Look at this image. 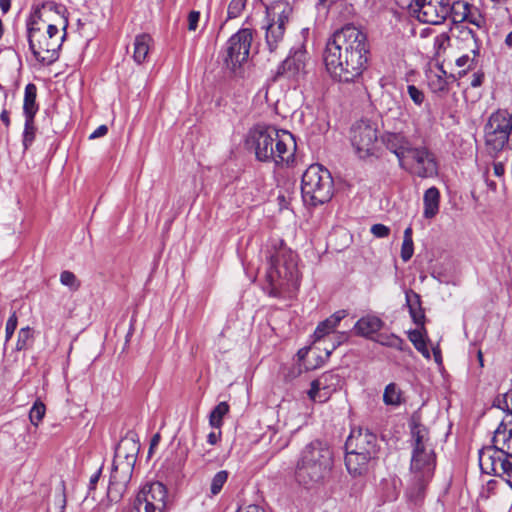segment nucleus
<instances>
[{
    "label": "nucleus",
    "mask_w": 512,
    "mask_h": 512,
    "mask_svg": "<svg viewBox=\"0 0 512 512\" xmlns=\"http://www.w3.org/2000/svg\"><path fill=\"white\" fill-rule=\"evenodd\" d=\"M369 53L367 35L358 27L348 24L328 39L324 63L334 81L352 83L367 68Z\"/></svg>",
    "instance_id": "nucleus-1"
},
{
    "label": "nucleus",
    "mask_w": 512,
    "mask_h": 512,
    "mask_svg": "<svg viewBox=\"0 0 512 512\" xmlns=\"http://www.w3.org/2000/svg\"><path fill=\"white\" fill-rule=\"evenodd\" d=\"M37 87L33 83H29L25 87L24 101H23V114L25 119L35 118L38 111V104L36 103Z\"/></svg>",
    "instance_id": "nucleus-30"
},
{
    "label": "nucleus",
    "mask_w": 512,
    "mask_h": 512,
    "mask_svg": "<svg viewBox=\"0 0 512 512\" xmlns=\"http://www.w3.org/2000/svg\"><path fill=\"white\" fill-rule=\"evenodd\" d=\"M245 512H264L262 508H260L258 505H249Z\"/></svg>",
    "instance_id": "nucleus-56"
},
{
    "label": "nucleus",
    "mask_w": 512,
    "mask_h": 512,
    "mask_svg": "<svg viewBox=\"0 0 512 512\" xmlns=\"http://www.w3.org/2000/svg\"><path fill=\"white\" fill-rule=\"evenodd\" d=\"M479 466L483 473L511 482L512 456L500 447L494 444L483 447L479 451Z\"/></svg>",
    "instance_id": "nucleus-11"
},
{
    "label": "nucleus",
    "mask_w": 512,
    "mask_h": 512,
    "mask_svg": "<svg viewBox=\"0 0 512 512\" xmlns=\"http://www.w3.org/2000/svg\"><path fill=\"white\" fill-rule=\"evenodd\" d=\"M279 136L273 141V159L268 162L274 163L276 166H290L295 159L297 148L294 135L288 130L279 129Z\"/></svg>",
    "instance_id": "nucleus-17"
},
{
    "label": "nucleus",
    "mask_w": 512,
    "mask_h": 512,
    "mask_svg": "<svg viewBox=\"0 0 512 512\" xmlns=\"http://www.w3.org/2000/svg\"><path fill=\"white\" fill-rule=\"evenodd\" d=\"M370 231L376 238H386L390 234V228L380 223L372 225Z\"/></svg>",
    "instance_id": "nucleus-45"
},
{
    "label": "nucleus",
    "mask_w": 512,
    "mask_h": 512,
    "mask_svg": "<svg viewBox=\"0 0 512 512\" xmlns=\"http://www.w3.org/2000/svg\"><path fill=\"white\" fill-rule=\"evenodd\" d=\"M108 133V127L106 125H100L96 130H94L89 139H96L105 136Z\"/></svg>",
    "instance_id": "nucleus-48"
},
{
    "label": "nucleus",
    "mask_w": 512,
    "mask_h": 512,
    "mask_svg": "<svg viewBox=\"0 0 512 512\" xmlns=\"http://www.w3.org/2000/svg\"><path fill=\"white\" fill-rule=\"evenodd\" d=\"M345 465L348 472L351 475H361L367 471L368 463L375 457H368L364 452L352 451L351 449H345Z\"/></svg>",
    "instance_id": "nucleus-24"
},
{
    "label": "nucleus",
    "mask_w": 512,
    "mask_h": 512,
    "mask_svg": "<svg viewBox=\"0 0 512 512\" xmlns=\"http://www.w3.org/2000/svg\"><path fill=\"white\" fill-rule=\"evenodd\" d=\"M383 402L388 406H400L402 404L403 393L397 384L390 383L385 387Z\"/></svg>",
    "instance_id": "nucleus-32"
},
{
    "label": "nucleus",
    "mask_w": 512,
    "mask_h": 512,
    "mask_svg": "<svg viewBox=\"0 0 512 512\" xmlns=\"http://www.w3.org/2000/svg\"><path fill=\"white\" fill-rule=\"evenodd\" d=\"M46 407L41 401H36L29 411L30 422L37 427L45 416Z\"/></svg>",
    "instance_id": "nucleus-36"
},
{
    "label": "nucleus",
    "mask_w": 512,
    "mask_h": 512,
    "mask_svg": "<svg viewBox=\"0 0 512 512\" xmlns=\"http://www.w3.org/2000/svg\"><path fill=\"white\" fill-rule=\"evenodd\" d=\"M417 351H419L425 358H430V352L427 348V344H425L424 347L418 349Z\"/></svg>",
    "instance_id": "nucleus-59"
},
{
    "label": "nucleus",
    "mask_w": 512,
    "mask_h": 512,
    "mask_svg": "<svg viewBox=\"0 0 512 512\" xmlns=\"http://www.w3.org/2000/svg\"><path fill=\"white\" fill-rule=\"evenodd\" d=\"M477 356H478L480 366H483L484 365L483 364V354H482L481 350L478 351Z\"/></svg>",
    "instance_id": "nucleus-63"
},
{
    "label": "nucleus",
    "mask_w": 512,
    "mask_h": 512,
    "mask_svg": "<svg viewBox=\"0 0 512 512\" xmlns=\"http://www.w3.org/2000/svg\"><path fill=\"white\" fill-rule=\"evenodd\" d=\"M485 75L482 70H478L472 74L470 85L474 88L480 87L484 81Z\"/></svg>",
    "instance_id": "nucleus-47"
},
{
    "label": "nucleus",
    "mask_w": 512,
    "mask_h": 512,
    "mask_svg": "<svg viewBox=\"0 0 512 512\" xmlns=\"http://www.w3.org/2000/svg\"><path fill=\"white\" fill-rule=\"evenodd\" d=\"M0 119L1 121L3 122V124L9 128L10 126V116H9V111L7 109H3L1 111V114H0Z\"/></svg>",
    "instance_id": "nucleus-53"
},
{
    "label": "nucleus",
    "mask_w": 512,
    "mask_h": 512,
    "mask_svg": "<svg viewBox=\"0 0 512 512\" xmlns=\"http://www.w3.org/2000/svg\"><path fill=\"white\" fill-rule=\"evenodd\" d=\"M341 384V377L334 371L324 372L313 380L307 391L308 398L313 402L324 403L337 391Z\"/></svg>",
    "instance_id": "nucleus-18"
},
{
    "label": "nucleus",
    "mask_w": 512,
    "mask_h": 512,
    "mask_svg": "<svg viewBox=\"0 0 512 512\" xmlns=\"http://www.w3.org/2000/svg\"><path fill=\"white\" fill-rule=\"evenodd\" d=\"M102 469L99 468L97 472H95L89 480V491L94 490L96 488V485L99 481L100 475H101Z\"/></svg>",
    "instance_id": "nucleus-51"
},
{
    "label": "nucleus",
    "mask_w": 512,
    "mask_h": 512,
    "mask_svg": "<svg viewBox=\"0 0 512 512\" xmlns=\"http://www.w3.org/2000/svg\"><path fill=\"white\" fill-rule=\"evenodd\" d=\"M414 253V244L413 240H403L402 246H401V259L404 262L409 261Z\"/></svg>",
    "instance_id": "nucleus-44"
},
{
    "label": "nucleus",
    "mask_w": 512,
    "mask_h": 512,
    "mask_svg": "<svg viewBox=\"0 0 512 512\" xmlns=\"http://www.w3.org/2000/svg\"><path fill=\"white\" fill-rule=\"evenodd\" d=\"M406 305L409 309V314L416 325L424 326L425 313L422 308L421 298L418 293L413 290L405 292Z\"/></svg>",
    "instance_id": "nucleus-27"
},
{
    "label": "nucleus",
    "mask_w": 512,
    "mask_h": 512,
    "mask_svg": "<svg viewBox=\"0 0 512 512\" xmlns=\"http://www.w3.org/2000/svg\"><path fill=\"white\" fill-rule=\"evenodd\" d=\"M267 262L265 290L271 297H281L299 287L297 254L279 237H271L261 250Z\"/></svg>",
    "instance_id": "nucleus-2"
},
{
    "label": "nucleus",
    "mask_w": 512,
    "mask_h": 512,
    "mask_svg": "<svg viewBox=\"0 0 512 512\" xmlns=\"http://www.w3.org/2000/svg\"><path fill=\"white\" fill-rule=\"evenodd\" d=\"M307 52L301 46L290 51L277 70V76L298 80L305 75Z\"/></svg>",
    "instance_id": "nucleus-20"
},
{
    "label": "nucleus",
    "mask_w": 512,
    "mask_h": 512,
    "mask_svg": "<svg viewBox=\"0 0 512 512\" xmlns=\"http://www.w3.org/2000/svg\"><path fill=\"white\" fill-rule=\"evenodd\" d=\"M37 128L35 126L34 118L25 119L24 130L22 134V145L24 151H27L33 144L36 137Z\"/></svg>",
    "instance_id": "nucleus-35"
},
{
    "label": "nucleus",
    "mask_w": 512,
    "mask_h": 512,
    "mask_svg": "<svg viewBox=\"0 0 512 512\" xmlns=\"http://www.w3.org/2000/svg\"><path fill=\"white\" fill-rule=\"evenodd\" d=\"M384 326V322L376 315H366L361 317L354 325L355 333L359 336L374 339Z\"/></svg>",
    "instance_id": "nucleus-23"
},
{
    "label": "nucleus",
    "mask_w": 512,
    "mask_h": 512,
    "mask_svg": "<svg viewBox=\"0 0 512 512\" xmlns=\"http://www.w3.org/2000/svg\"><path fill=\"white\" fill-rule=\"evenodd\" d=\"M11 7V0H0V8L4 14H6Z\"/></svg>",
    "instance_id": "nucleus-55"
},
{
    "label": "nucleus",
    "mask_w": 512,
    "mask_h": 512,
    "mask_svg": "<svg viewBox=\"0 0 512 512\" xmlns=\"http://www.w3.org/2000/svg\"><path fill=\"white\" fill-rule=\"evenodd\" d=\"M159 439V435H155L152 439L151 446L155 445Z\"/></svg>",
    "instance_id": "nucleus-64"
},
{
    "label": "nucleus",
    "mask_w": 512,
    "mask_h": 512,
    "mask_svg": "<svg viewBox=\"0 0 512 512\" xmlns=\"http://www.w3.org/2000/svg\"><path fill=\"white\" fill-rule=\"evenodd\" d=\"M407 93L415 105L421 106L423 104L425 100L424 92L415 85H408Z\"/></svg>",
    "instance_id": "nucleus-42"
},
{
    "label": "nucleus",
    "mask_w": 512,
    "mask_h": 512,
    "mask_svg": "<svg viewBox=\"0 0 512 512\" xmlns=\"http://www.w3.org/2000/svg\"><path fill=\"white\" fill-rule=\"evenodd\" d=\"M17 325H18V317L16 315V312L14 311L10 317L8 318L7 322H6V327H5V343H4V346H6V344L10 341V339L12 338L16 328H17Z\"/></svg>",
    "instance_id": "nucleus-41"
},
{
    "label": "nucleus",
    "mask_w": 512,
    "mask_h": 512,
    "mask_svg": "<svg viewBox=\"0 0 512 512\" xmlns=\"http://www.w3.org/2000/svg\"><path fill=\"white\" fill-rule=\"evenodd\" d=\"M337 344L332 343L330 347H324L326 358H328L331 353L336 349Z\"/></svg>",
    "instance_id": "nucleus-58"
},
{
    "label": "nucleus",
    "mask_w": 512,
    "mask_h": 512,
    "mask_svg": "<svg viewBox=\"0 0 512 512\" xmlns=\"http://www.w3.org/2000/svg\"><path fill=\"white\" fill-rule=\"evenodd\" d=\"M221 439V431L218 432L212 431L207 435V442L210 445H216Z\"/></svg>",
    "instance_id": "nucleus-50"
},
{
    "label": "nucleus",
    "mask_w": 512,
    "mask_h": 512,
    "mask_svg": "<svg viewBox=\"0 0 512 512\" xmlns=\"http://www.w3.org/2000/svg\"><path fill=\"white\" fill-rule=\"evenodd\" d=\"M434 359L437 363L442 362L441 352L438 348L433 349Z\"/></svg>",
    "instance_id": "nucleus-57"
},
{
    "label": "nucleus",
    "mask_w": 512,
    "mask_h": 512,
    "mask_svg": "<svg viewBox=\"0 0 512 512\" xmlns=\"http://www.w3.org/2000/svg\"><path fill=\"white\" fill-rule=\"evenodd\" d=\"M139 443L133 436L128 435L121 439L116 451L110 475L108 495L121 498L127 490L131 480Z\"/></svg>",
    "instance_id": "nucleus-6"
},
{
    "label": "nucleus",
    "mask_w": 512,
    "mask_h": 512,
    "mask_svg": "<svg viewBox=\"0 0 512 512\" xmlns=\"http://www.w3.org/2000/svg\"><path fill=\"white\" fill-rule=\"evenodd\" d=\"M423 204L424 218L432 219L438 214L440 205V192L437 187H430L424 192Z\"/></svg>",
    "instance_id": "nucleus-28"
},
{
    "label": "nucleus",
    "mask_w": 512,
    "mask_h": 512,
    "mask_svg": "<svg viewBox=\"0 0 512 512\" xmlns=\"http://www.w3.org/2000/svg\"><path fill=\"white\" fill-rule=\"evenodd\" d=\"M334 191V181L328 169L320 164L310 165L302 175L303 201L311 206L328 202Z\"/></svg>",
    "instance_id": "nucleus-7"
},
{
    "label": "nucleus",
    "mask_w": 512,
    "mask_h": 512,
    "mask_svg": "<svg viewBox=\"0 0 512 512\" xmlns=\"http://www.w3.org/2000/svg\"><path fill=\"white\" fill-rule=\"evenodd\" d=\"M408 338L413 343V345L416 348V350L424 347V345L427 344L425 339H424L423 332L421 330H418V329L411 330L408 333Z\"/></svg>",
    "instance_id": "nucleus-43"
},
{
    "label": "nucleus",
    "mask_w": 512,
    "mask_h": 512,
    "mask_svg": "<svg viewBox=\"0 0 512 512\" xmlns=\"http://www.w3.org/2000/svg\"><path fill=\"white\" fill-rule=\"evenodd\" d=\"M228 479V472L226 470H221L217 472L211 481L210 491L212 495H217L222 490L224 484Z\"/></svg>",
    "instance_id": "nucleus-38"
},
{
    "label": "nucleus",
    "mask_w": 512,
    "mask_h": 512,
    "mask_svg": "<svg viewBox=\"0 0 512 512\" xmlns=\"http://www.w3.org/2000/svg\"><path fill=\"white\" fill-rule=\"evenodd\" d=\"M32 337V329L29 326L21 328L17 335L16 350L22 351L27 349Z\"/></svg>",
    "instance_id": "nucleus-37"
},
{
    "label": "nucleus",
    "mask_w": 512,
    "mask_h": 512,
    "mask_svg": "<svg viewBox=\"0 0 512 512\" xmlns=\"http://www.w3.org/2000/svg\"><path fill=\"white\" fill-rule=\"evenodd\" d=\"M378 130L375 123L360 120L350 129V142L359 158L365 159L376 152Z\"/></svg>",
    "instance_id": "nucleus-13"
},
{
    "label": "nucleus",
    "mask_w": 512,
    "mask_h": 512,
    "mask_svg": "<svg viewBox=\"0 0 512 512\" xmlns=\"http://www.w3.org/2000/svg\"><path fill=\"white\" fill-rule=\"evenodd\" d=\"M252 40L253 32L249 28L240 29L228 39L222 54L226 68L235 71L248 60Z\"/></svg>",
    "instance_id": "nucleus-12"
},
{
    "label": "nucleus",
    "mask_w": 512,
    "mask_h": 512,
    "mask_svg": "<svg viewBox=\"0 0 512 512\" xmlns=\"http://www.w3.org/2000/svg\"><path fill=\"white\" fill-rule=\"evenodd\" d=\"M347 316L346 310H339L332 314L330 317L321 321L314 331V341L319 342L324 337L333 333L338 327L342 319Z\"/></svg>",
    "instance_id": "nucleus-25"
},
{
    "label": "nucleus",
    "mask_w": 512,
    "mask_h": 512,
    "mask_svg": "<svg viewBox=\"0 0 512 512\" xmlns=\"http://www.w3.org/2000/svg\"><path fill=\"white\" fill-rule=\"evenodd\" d=\"M403 240H413L412 239V228L411 227H407L405 229Z\"/></svg>",
    "instance_id": "nucleus-60"
},
{
    "label": "nucleus",
    "mask_w": 512,
    "mask_h": 512,
    "mask_svg": "<svg viewBox=\"0 0 512 512\" xmlns=\"http://www.w3.org/2000/svg\"><path fill=\"white\" fill-rule=\"evenodd\" d=\"M410 9L420 22L439 25L451 14L453 6L450 0H412Z\"/></svg>",
    "instance_id": "nucleus-16"
},
{
    "label": "nucleus",
    "mask_w": 512,
    "mask_h": 512,
    "mask_svg": "<svg viewBox=\"0 0 512 512\" xmlns=\"http://www.w3.org/2000/svg\"><path fill=\"white\" fill-rule=\"evenodd\" d=\"M493 173L496 177H503L505 174V166L502 162L493 163Z\"/></svg>",
    "instance_id": "nucleus-49"
},
{
    "label": "nucleus",
    "mask_w": 512,
    "mask_h": 512,
    "mask_svg": "<svg viewBox=\"0 0 512 512\" xmlns=\"http://www.w3.org/2000/svg\"><path fill=\"white\" fill-rule=\"evenodd\" d=\"M374 340L383 346L395 348L400 351H404L406 347L405 341L395 334H379Z\"/></svg>",
    "instance_id": "nucleus-34"
},
{
    "label": "nucleus",
    "mask_w": 512,
    "mask_h": 512,
    "mask_svg": "<svg viewBox=\"0 0 512 512\" xmlns=\"http://www.w3.org/2000/svg\"><path fill=\"white\" fill-rule=\"evenodd\" d=\"M63 17V34H59V29L54 24H49L46 30H42L41 21L36 17H31L27 22V38L29 49L35 59L44 66L56 62L59 58V52L66 37L68 27V18Z\"/></svg>",
    "instance_id": "nucleus-5"
},
{
    "label": "nucleus",
    "mask_w": 512,
    "mask_h": 512,
    "mask_svg": "<svg viewBox=\"0 0 512 512\" xmlns=\"http://www.w3.org/2000/svg\"><path fill=\"white\" fill-rule=\"evenodd\" d=\"M412 454L410 461L411 480L408 497L417 502L423 498L426 487L434 477L437 459L430 443L428 429L418 422L411 424Z\"/></svg>",
    "instance_id": "nucleus-3"
},
{
    "label": "nucleus",
    "mask_w": 512,
    "mask_h": 512,
    "mask_svg": "<svg viewBox=\"0 0 512 512\" xmlns=\"http://www.w3.org/2000/svg\"><path fill=\"white\" fill-rule=\"evenodd\" d=\"M345 449L364 452L368 457H376L379 450L377 436L368 429H352L346 440Z\"/></svg>",
    "instance_id": "nucleus-19"
},
{
    "label": "nucleus",
    "mask_w": 512,
    "mask_h": 512,
    "mask_svg": "<svg viewBox=\"0 0 512 512\" xmlns=\"http://www.w3.org/2000/svg\"><path fill=\"white\" fill-rule=\"evenodd\" d=\"M492 444L512 456V418H504L496 428Z\"/></svg>",
    "instance_id": "nucleus-22"
},
{
    "label": "nucleus",
    "mask_w": 512,
    "mask_h": 512,
    "mask_svg": "<svg viewBox=\"0 0 512 512\" xmlns=\"http://www.w3.org/2000/svg\"><path fill=\"white\" fill-rule=\"evenodd\" d=\"M229 405L227 402H220L211 411L209 416V424L211 427L221 429L223 425V418L229 412Z\"/></svg>",
    "instance_id": "nucleus-33"
},
{
    "label": "nucleus",
    "mask_w": 512,
    "mask_h": 512,
    "mask_svg": "<svg viewBox=\"0 0 512 512\" xmlns=\"http://www.w3.org/2000/svg\"><path fill=\"white\" fill-rule=\"evenodd\" d=\"M188 30L195 31L198 27L200 20V13L198 11H191L188 15Z\"/></svg>",
    "instance_id": "nucleus-46"
},
{
    "label": "nucleus",
    "mask_w": 512,
    "mask_h": 512,
    "mask_svg": "<svg viewBox=\"0 0 512 512\" xmlns=\"http://www.w3.org/2000/svg\"><path fill=\"white\" fill-rule=\"evenodd\" d=\"M278 128L272 125H256L248 132L246 144L254 151L255 157L260 162H268L273 159V141L279 136Z\"/></svg>",
    "instance_id": "nucleus-15"
},
{
    "label": "nucleus",
    "mask_w": 512,
    "mask_h": 512,
    "mask_svg": "<svg viewBox=\"0 0 512 512\" xmlns=\"http://www.w3.org/2000/svg\"><path fill=\"white\" fill-rule=\"evenodd\" d=\"M166 504V486L161 482H150L137 493L131 512H164Z\"/></svg>",
    "instance_id": "nucleus-14"
},
{
    "label": "nucleus",
    "mask_w": 512,
    "mask_h": 512,
    "mask_svg": "<svg viewBox=\"0 0 512 512\" xmlns=\"http://www.w3.org/2000/svg\"><path fill=\"white\" fill-rule=\"evenodd\" d=\"M382 142L389 151L396 155L398 162L412 148L409 139L403 133L386 132L382 136Z\"/></svg>",
    "instance_id": "nucleus-21"
},
{
    "label": "nucleus",
    "mask_w": 512,
    "mask_h": 512,
    "mask_svg": "<svg viewBox=\"0 0 512 512\" xmlns=\"http://www.w3.org/2000/svg\"><path fill=\"white\" fill-rule=\"evenodd\" d=\"M509 403L511 405V411H510V414L507 418H512V390L508 391L506 394H505V404H506V407L509 408Z\"/></svg>",
    "instance_id": "nucleus-54"
},
{
    "label": "nucleus",
    "mask_w": 512,
    "mask_h": 512,
    "mask_svg": "<svg viewBox=\"0 0 512 512\" xmlns=\"http://www.w3.org/2000/svg\"><path fill=\"white\" fill-rule=\"evenodd\" d=\"M332 467L331 449L326 443L314 440L301 451L296 464L295 478L306 488H316L326 483Z\"/></svg>",
    "instance_id": "nucleus-4"
},
{
    "label": "nucleus",
    "mask_w": 512,
    "mask_h": 512,
    "mask_svg": "<svg viewBox=\"0 0 512 512\" xmlns=\"http://www.w3.org/2000/svg\"><path fill=\"white\" fill-rule=\"evenodd\" d=\"M448 40L449 37L446 34H441L434 39V46L440 48Z\"/></svg>",
    "instance_id": "nucleus-52"
},
{
    "label": "nucleus",
    "mask_w": 512,
    "mask_h": 512,
    "mask_svg": "<svg viewBox=\"0 0 512 512\" xmlns=\"http://www.w3.org/2000/svg\"><path fill=\"white\" fill-rule=\"evenodd\" d=\"M427 82L430 90L433 93H441L448 91V81L446 71L442 66L437 67L436 70H429L426 74Z\"/></svg>",
    "instance_id": "nucleus-29"
},
{
    "label": "nucleus",
    "mask_w": 512,
    "mask_h": 512,
    "mask_svg": "<svg viewBox=\"0 0 512 512\" xmlns=\"http://www.w3.org/2000/svg\"><path fill=\"white\" fill-rule=\"evenodd\" d=\"M153 42L152 36L148 33H140L135 36L132 56L135 63L142 64L147 60Z\"/></svg>",
    "instance_id": "nucleus-26"
},
{
    "label": "nucleus",
    "mask_w": 512,
    "mask_h": 512,
    "mask_svg": "<svg viewBox=\"0 0 512 512\" xmlns=\"http://www.w3.org/2000/svg\"><path fill=\"white\" fill-rule=\"evenodd\" d=\"M60 282L62 285L68 287L71 291H77L81 285L76 275L68 270L61 272Z\"/></svg>",
    "instance_id": "nucleus-39"
},
{
    "label": "nucleus",
    "mask_w": 512,
    "mask_h": 512,
    "mask_svg": "<svg viewBox=\"0 0 512 512\" xmlns=\"http://www.w3.org/2000/svg\"><path fill=\"white\" fill-rule=\"evenodd\" d=\"M505 44L509 47V48H512V31L508 33V35L506 36L505 38Z\"/></svg>",
    "instance_id": "nucleus-61"
},
{
    "label": "nucleus",
    "mask_w": 512,
    "mask_h": 512,
    "mask_svg": "<svg viewBox=\"0 0 512 512\" xmlns=\"http://www.w3.org/2000/svg\"><path fill=\"white\" fill-rule=\"evenodd\" d=\"M246 6V0H231L227 10V20L237 18Z\"/></svg>",
    "instance_id": "nucleus-40"
},
{
    "label": "nucleus",
    "mask_w": 512,
    "mask_h": 512,
    "mask_svg": "<svg viewBox=\"0 0 512 512\" xmlns=\"http://www.w3.org/2000/svg\"><path fill=\"white\" fill-rule=\"evenodd\" d=\"M486 183H487V186L492 190V191H496L497 189V185L494 181H490V180H486Z\"/></svg>",
    "instance_id": "nucleus-62"
},
{
    "label": "nucleus",
    "mask_w": 512,
    "mask_h": 512,
    "mask_svg": "<svg viewBox=\"0 0 512 512\" xmlns=\"http://www.w3.org/2000/svg\"><path fill=\"white\" fill-rule=\"evenodd\" d=\"M293 13V7L286 0H275L266 6L265 43L269 52L277 51L284 40L286 26Z\"/></svg>",
    "instance_id": "nucleus-8"
},
{
    "label": "nucleus",
    "mask_w": 512,
    "mask_h": 512,
    "mask_svg": "<svg viewBox=\"0 0 512 512\" xmlns=\"http://www.w3.org/2000/svg\"><path fill=\"white\" fill-rule=\"evenodd\" d=\"M401 169L412 176L432 178L438 174V163L435 155L425 146L413 147L399 162Z\"/></svg>",
    "instance_id": "nucleus-10"
},
{
    "label": "nucleus",
    "mask_w": 512,
    "mask_h": 512,
    "mask_svg": "<svg viewBox=\"0 0 512 512\" xmlns=\"http://www.w3.org/2000/svg\"><path fill=\"white\" fill-rule=\"evenodd\" d=\"M484 140L493 152L498 153L505 147L512 150V112L498 109L491 113L484 125Z\"/></svg>",
    "instance_id": "nucleus-9"
},
{
    "label": "nucleus",
    "mask_w": 512,
    "mask_h": 512,
    "mask_svg": "<svg viewBox=\"0 0 512 512\" xmlns=\"http://www.w3.org/2000/svg\"><path fill=\"white\" fill-rule=\"evenodd\" d=\"M479 62V48L476 47L471 50V54H464L456 59L455 64L461 68L459 76L465 75L469 70H473L477 67Z\"/></svg>",
    "instance_id": "nucleus-31"
}]
</instances>
